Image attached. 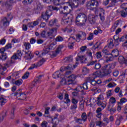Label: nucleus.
Masks as SVG:
<instances>
[{
    "instance_id": "c03bdc74",
    "label": "nucleus",
    "mask_w": 127,
    "mask_h": 127,
    "mask_svg": "<svg viewBox=\"0 0 127 127\" xmlns=\"http://www.w3.org/2000/svg\"><path fill=\"white\" fill-rule=\"evenodd\" d=\"M14 111H15V109L13 108L11 110V111L10 112V116H11V119L12 120H13V119H14Z\"/></svg>"
},
{
    "instance_id": "4d7b16f0",
    "label": "nucleus",
    "mask_w": 127,
    "mask_h": 127,
    "mask_svg": "<svg viewBox=\"0 0 127 127\" xmlns=\"http://www.w3.org/2000/svg\"><path fill=\"white\" fill-rule=\"evenodd\" d=\"M96 58L97 59H100L102 57V52H98L96 53Z\"/></svg>"
},
{
    "instance_id": "a211bd4d",
    "label": "nucleus",
    "mask_w": 127,
    "mask_h": 127,
    "mask_svg": "<svg viewBox=\"0 0 127 127\" xmlns=\"http://www.w3.org/2000/svg\"><path fill=\"white\" fill-rule=\"evenodd\" d=\"M88 20L91 24H94V23H96V16L92 15L91 14H89L88 15Z\"/></svg>"
},
{
    "instance_id": "13d9d810",
    "label": "nucleus",
    "mask_w": 127,
    "mask_h": 127,
    "mask_svg": "<svg viewBox=\"0 0 127 127\" xmlns=\"http://www.w3.org/2000/svg\"><path fill=\"white\" fill-rule=\"evenodd\" d=\"M24 46H25V49H29L30 48V44L29 43H24Z\"/></svg>"
},
{
    "instance_id": "58836bf2",
    "label": "nucleus",
    "mask_w": 127,
    "mask_h": 127,
    "mask_svg": "<svg viewBox=\"0 0 127 127\" xmlns=\"http://www.w3.org/2000/svg\"><path fill=\"white\" fill-rule=\"evenodd\" d=\"M87 114L85 112L83 113L81 115V120L83 122H86V121H87Z\"/></svg>"
},
{
    "instance_id": "b1692460",
    "label": "nucleus",
    "mask_w": 127,
    "mask_h": 127,
    "mask_svg": "<svg viewBox=\"0 0 127 127\" xmlns=\"http://www.w3.org/2000/svg\"><path fill=\"white\" fill-rule=\"evenodd\" d=\"M118 2H119V0H111V2L108 6V7H112V6H116Z\"/></svg>"
},
{
    "instance_id": "c9c22d12",
    "label": "nucleus",
    "mask_w": 127,
    "mask_h": 127,
    "mask_svg": "<svg viewBox=\"0 0 127 127\" xmlns=\"http://www.w3.org/2000/svg\"><path fill=\"white\" fill-rule=\"evenodd\" d=\"M108 110L109 112H110V113H111V114H112V113H115L117 111V109L116 108H113V107H111V105L108 106Z\"/></svg>"
},
{
    "instance_id": "6e6552de",
    "label": "nucleus",
    "mask_w": 127,
    "mask_h": 127,
    "mask_svg": "<svg viewBox=\"0 0 127 127\" xmlns=\"http://www.w3.org/2000/svg\"><path fill=\"white\" fill-rule=\"evenodd\" d=\"M56 33H57V28H53L50 30L49 31L47 32V38L49 37L50 39H52V38H54L55 35H56Z\"/></svg>"
},
{
    "instance_id": "1a4fd4ad",
    "label": "nucleus",
    "mask_w": 127,
    "mask_h": 127,
    "mask_svg": "<svg viewBox=\"0 0 127 127\" xmlns=\"http://www.w3.org/2000/svg\"><path fill=\"white\" fill-rule=\"evenodd\" d=\"M96 78L97 75H96V74L93 73L90 77L87 78L86 81L88 82V83H90L92 86H96L97 85Z\"/></svg>"
},
{
    "instance_id": "37998d69",
    "label": "nucleus",
    "mask_w": 127,
    "mask_h": 127,
    "mask_svg": "<svg viewBox=\"0 0 127 127\" xmlns=\"http://www.w3.org/2000/svg\"><path fill=\"white\" fill-rule=\"evenodd\" d=\"M119 79H121L122 81H124L126 79V71H123L121 75L119 76Z\"/></svg>"
},
{
    "instance_id": "f8f14e48",
    "label": "nucleus",
    "mask_w": 127,
    "mask_h": 127,
    "mask_svg": "<svg viewBox=\"0 0 127 127\" xmlns=\"http://www.w3.org/2000/svg\"><path fill=\"white\" fill-rule=\"evenodd\" d=\"M43 76V75H39L38 76H37L32 82L30 88L32 89V88H33V87H34V86H35L37 83L40 84V83H41V78H42Z\"/></svg>"
},
{
    "instance_id": "a18cd8bd",
    "label": "nucleus",
    "mask_w": 127,
    "mask_h": 127,
    "mask_svg": "<svg viewBox=\"0 0 127 127\" xmlns=\"http://www.w3.org/2000/svg\"><path fill=\"white\" fill-rule=\"evenodd\" d=\"M102 10L103 11V14H102V13H100L99 16H100L101 20H102V21H105V16H104V15L105 14V10H103V9H102Z\"/></svg>"
},
{
    "instance_id": "3c124183",
    "label": "nucleus",
    "mask_w": 127,
    "mask_h": 127,
    "mask_svg": "<svg viewBox=\"0 0 127 127\" xmlns=\"http://www.w3.org/2000/svg\"><path fill=\"white\" fill-rule=\"evenodd\" d=\"M103 32V31L101 30L100 29H98L97 30H95L94 31V34H95V35H98L99 33H102Z\"/></svg>"
},
{
    "instance_id": "423d86ee",
    "label": "nucleus",
    "mask_w": 127,
    "mask_h": 127,
    "mask_svg": "<svg viewBox=\"0 0 127 127\" xmlns=\"http://www.w3.org/2000/svg\"><path fill=\"white\" fill-rule=\"evenodd\" d=\"M89 3V5L87 4V8L92 10L96 9L99 6V2L96 0H92Z\"/></svg>"
},
{
    "instance_id": "603ef678",
    "label": "nucleus",
    "mask_w": 127,
    "mask_h": 127,
    "mask_svg": "<svg viewBox=\"0 0 127 127\" xmlns=\"http://www.w3.org/2000/svg\"><path fill=\"white\" fill-rule=\"evenodd\" d=\"M40 36H41V37H43V38H47L46 36V32H45V31H42L40 34Z\"/></svg>"
},
{
    "instance_id": "39448f33",
    "label": "nucleus",
    "mask_w": 127,
    "mask_h": 127,
    "mask_svg": "<svg viewBox=\"0 0 127 127\" xmlns=\"http://www.w3.org/2000/svg\"><path fill=\"white\" fill-rule=\"evenodd\" d=\"M12 95L16 96L17 98H19L18 100L24 101L26 99V94L25 93H21V90L20 89L17 90L15 93H12L11 95Z\"/></svg>"
},
{
    "instance_id": "c756f323",
    "label": "nucleus",
    "mask_w": 127,
    "mask_h": 127,
    "mask_svg": "<svg viewBox=\"0 0 127 127\" xmlns=\"http://www.w3.org/2000/svg\"><path fill=\"white\" fill-rule=\"evenodd\" d=\"M48 10H51V11H52V10H59V8L57 7H54L52 5H50L48 6Z\"/></svg>"
},
{
    "instance_id": "6ab92c4d",
    "label": "nucleus",
    "mask_w": 127,
    "mask_h": 127,
    "mask_svg": "<svg viewBox=\"0 0 127 127\" xmlns=\"http://www.w3.org/2000/svg\"><path fill=\"white\" fill-rule=\"evenodd\" d=\"M63 48V46H60L56 50L55 52L53 53L52 55V57H56L58 54H59L60 52H61V49Z\"/></svg>"
},
{
    "instance_id": "864d4df0",
    "label": "nucleus",
    "mask_w": 127,
    "mask_h": 127,
    "mask_svg": "<svg viewBox=\"0 0 127 127\" xmlns=\"http://www.w3.org/2000/svg\"><path fill=\"white\" fill-rule=\"evenodd\" d=\"M7 58V56H6V53L3 54L1 56V60L3 61H4V60H6V59Z\"/></svg>"
},
{
    "instance_id": "bf43d9fd",
    "label": "nucleus",
    "mask_w": 127,
    "mask_h": 127,
    "mask_svg": "<svg viewBox=\"0 0 127 127\" xmlns=\"http://www.w3.org/2000/svg\"><path fill=\"white\" fill-rule=\"evenodd\" d=\"M108 47L109 48H113V47H114V43H113V40H111L110 42L108 45Z\"/></svg>"
},
{
    "instance_id": "412c9836",
    "label": "nucleus",
    "mask_w": 127,
    "mask_h": 127,
    "mask_svg": "<svg viewBox=\"0 0 127 127\" xmlns=\"http://www.w3.org/2000/svg\"><path fill=\"white\" fill-rule=\"evenodd\" d=\"M120 24V20H117L115 22L114 25L112 26L111 28V32H114L116 31L117 28L118 27V25Z\"/></svg>"
},
{
    "instance_id": "9b49d317",
    "label": "nucleus",
    "mask_w": 127,
    "mask_h": 127,
    "mask_svg": "<svg viewBox=\"0 0 127 127\" xmlns=\"http://www.w3.org/2000/svg\"><path fill=\"white\" fill-rule=\"evenodd\" d=\"M76 75L74 74H71L69 75V77H68L67 78V84H69V85L72 84L75 85L76 84Z\"/></svg>"
},
{
    "instance_id": "20e7f679",
    "label": "nucleus",
    "mask_w": 127,
    "mask_h": 127,
    "mask_svg": "<svg viewBox=\"0 0 127 127\" xmlns=\"http://www.w3.org/2000/svg\"><path fill=\"white\" fill-rule=\"evenodd\" d=\"M72 21H73V15L67 14L63 16L62 20V23L67 24L68 22H72Z\"/></svg>"
},
{
    "instance_id": "5fc2aeb1",
    "label": "nucleus",
    "mask_w": 127,
    "mask_h": 127,
    "mask_svg": "<svg viewBox=\"0 0 127 127\" xmlns=\"http://www.w3.org/2000/svg\"><path fill=\"white\" fill-rule=\"evenodd\" d=\"M45 14H46L47 15H48L49 17H50V16H51V15H52V11L49 10H47L45 12Z\"/></svg>"
},
{
    "instance_id": "4c0bfd02",
    "label": "nucleus",
    "mask_w": 127,
    "mask_h": 127,
    "mask_svg": "<svg viewBox=\"0 0 127 127\" xmlns=\"http://www.w3.org/2000/svg\"><path fill=\"white\" fill-rule=\"evenodd\" d=\"M42 17L43 19L45 20L46 22H48V19L50 17H49L45 13L42 15Z\"/></svg>"
},
{
    "instance_id": "5701e85b",
    "label": "nucleus",
    "mask_w": 127,
    "mask_h": 127,
    "mask_svg": "<svg viewBox=\"0 0 127 127\" xmlns=\"http://www.w3.org/2000/svg\"><path fill=\"white\" fill-rule=\"evenodd\" d=\"M111 55L113 57H118V56L120 55L119 50L117 49L113 50L112 51Z\"/></svg>"
},
{
    "instance_id": "e433bc0d",
    "label": "nucleus",
    "mask_w": 127,
    "mask_h": 127,
    "mask_svg": "<svg viewBox=\"0 0 127 127\" xmlns=\"http://www.w3.org/2000/svg\"><path fill=\"white\" fill-rule=\"evenodd\" d=\"M121 15L122 17H127V13L126 9H124L120 11Z\"/></svg>"
},
{
    "instance_id": "72a5a7b5",
    "label": "nucleus",
    "mask_w": 127,
    "mask_h": 127,
    "mask_svg": "<svg viewBox=\"0 0 127 127\" xmlns=\"http://www.w3.org/2000/svg\"><path fill=\"white\" fill-rule=\"evenodd\" d=\"M60 76V72L59 71H56L53 74V77L55 79H57V78H59Z\"/></svg>"
},
{
    "instance_id": "49530a36",
    "label": "nucleus",
    "mask_w": 127,
    "mask_h": 127,
    "mask_svg": "<svg viewBox=\"0 0 127 127\" xmlns=\"http://www.w3.org/2000/svg\"><path fill=\"white\" fill-rule=\"evenodd\" d=\"M43 6H42L41 3H40L39 2H37V8L36 9L39 10V11H40L41 9H42V8Z\"/></svg>"
},
{
    "instance_id": "393cba45",
    "label": "nucleus",
    "mask_w": 127,
    "mask_h": 127,
    "mask_svg": "<svg viewBox=\"0 0 127 127\" xmlns=\"http://www.w3.org/2000/svg\"><path fill=\"white\" fill-rule=\"evenodd\" d=\"M118 61L120 62L121 64H124L125 63H126L127 62V60L125 59L124 56H119L118 58Z\"/></svg>"
},
{
    "instance_id": "dca6fc26",
    "label": "nucleus",
    "mask_w": 127,
    "mask_h": 127,
    "mask_svg": "<svg viewBox=\"0 0 127 127\" xmlns=\"http://www.w3.org/2000/svg\"><path fill=\"white\" fill-rule=\"evenodd\" d=\"M21 56H22L21 51L18 50L16 54H14V55L11 57V59H21Z\"/></svg>"
},
{
    "instance_id": "ea45409f",
    "label": "nucleus",
    "mask_w": 127,
    "mask_h": 127,
    "mask_svg": "<svg viewBox=\"0 0 127 127\" xmlns=\"http://www.w3.org/2000/svg\"><path fill=\"white\" fill-rule=\"evenodd\" d=\"M101 67H102L101 64L98 62L95 63V64H94V69H96V70H99Z\"/></svg>"
},
{
    "instance_id": "f704fd0d",
    "label": "nucleus",
    "mask_w": 127,
    "mask_h": 127,
    "mask_svg": "<svg viewBox=\"0 0 127 127\" xmlns=\"http://www.w3.org/2000/svg\"><path fill=\"white\" fill-rule=\"evenodd\" d=\"M55 40L56 42H62V41H64V38L61 37V36H58Z\"/></svg>"
},
{
    "instance_id": "aec40b11",
    "label": "nucleus",
    "mask_w": 127,
    "mask_h": 127,
    "mask_svg": "<svg viewBox=\"0 0 127 127\" xmlns=\"http://www.w3.org/2000/svg\"><path fill=\"white\" fill-rule=\"evenodd\" d=\"M114 92L116 94H119L118 96L120 97V98H122L123 97V91L121 90V88H120V87H117L115 89Z\"/></svg>"
},
{
    "instance_id": "69168bd1",
    "label": "nucleus",
    "mask_w": 127,
    "mask_h": 127,
    "mask_svg": "<svg viewBox=\"0 0 127 127\" xmlns=\"http://www.w3.org/2000/svg\"><path fill=\"white\" fill-rule=\"evenodd\" d=\"M47 125H48V123L46 121H43L41 126L42 127H47Z\"/></svg>"
},
{
    "instance_id": "f3484780",
    "label": "nucleus",
    "mask_w": 127,
    "mask_h": 127,
    "mask_svg": "<svg viewBox=\"0 0 127 127\" xmlns=\"http://www.w3.org/2000/svg\"><path fill=\"white\" fill-rule=\"evenodd\" d=\"M14 2V0H8L5 3V5L8 10H11L12 9V4L11 3H13Z\"/></svg>"
},
{
    "instance_id": "ddd939ff",
    "label": "nucleus",
    "mask_w": 127,
    "mask_h": 127,
    "mask_svg": "<svg viewBox=\"0 0 127 127\" xmlns=\"http://www.w3.org/2000/svg\"><path fill=\"white\" fill-rule=\"evenodd\" d=\"M44 62H45V60L43 59L41 60L37 64H31V66L29 68V70H32V69H34V68H37L38 67L41 66Z\"/></svg>"
},
{
    "instance_id": "4be33fe9",
    "label": "nucleus",
    "mask_w": 127,
    "mask_h": 127,
    "mask_svg": "<svg viewBox=\"0 0 127 127\" xmlns=\"http://www.w3.org/2000/svg\"><path fill=\"white\" fill-rule=\"evenodd\" d=\"M78 58H76V61H79V60H82V63H86L87 58L85 57V56H80L79 54H78Z\"/></svg>"
},
{
    "instance_id": "a878e982",
    "label": "nucleus",
    "mask_w": 127,
    "mask_h": 127,
    "mask_svg": "<svg viewBox=\"0 0 127 127\" xmlns=\"http://www.w3.org/2000/svg\"><path fill=\"white\" fill-rule=\"evenodd\" d=\"M31 56L30 52H25V56L24 57V58L26 60H28V59H31Z\"/></svg>"
},
{
    "instance_id": "2f4dec72",
    "label": "nucleus",
    "mask_w": 127,
    "mask_h": 127,
    "mask_svg": "<svg viewBox=\"0 0 127 127\" xmlns=\"http://www.w3.org/2000/svg\"><path fill=\"white\" fill-rule=\"evenodd\" d=\"M75 90H76V91H77V92H81L83 95H85V93L84 92V90H83V87H82V86H78L77 88L75 89Z\"/></svg>"
},
{
    "instance_id": "7c9ffc66",
    "label": "nucleus",
    "mask_w": 127,
    "mask_h": 127,
    "mask_svg": "<svg viewBox=\"0 0 127 127\" xmlns=\"http://www.w3.org/2000/svg\"><path fill=\"white\" fill-rule=\"evenodd\" d=\"M61 83L62 85H70L69 84H68V80H67V78L66 79L65 77L63 78L61 81Z\"/></svg>"
},
{
    "instance_id": "4468645a",
    "label": "nucleus",
    "mask_w": 127,
    "mask_h": 127,
    "mask_svg": "<svg viewBox=\"0 0 127 127\" xmlns=\"http://www.w3.org/2000/svg\"><path fill=\"white\" fill-rule=\"evenodd\" d=\"M1 25L4 26V27H7L9 25V21L7 20L6 17H2L1 21H0Z\"/></svg>"
},
{
    "instance_id": "338daca9",
    "label": "nucleus",
    "mask_w": 127,
    "mask_h": 127,
    "mask_svg": "<svg viewBox=\"0 0 127 127\" xmlns=\"http://www.w3.org/2000/svg\"><path fill=\"white\" fill-rule=\"evenodd\" d=\"M119 70H115L113 72V76H114V77H118V76H119Z\"/></svg>"
},
{
    "instance_id": "473e14b6",
    "label": "nucleus",
    "mask_w": 127,
    "mask_h": 127,
    "mask_svg": "<svg viewBox=\"0 0 127 127\" xmlns=\"http://www.w3.org/2000/svg\"><path fill=\"white\" fill-rule=\"evenodd\" d=\"M64 100H66V101L64 102V104H68V103L71 102V100L69 99V95L68 94H65Z\"/></svg>"
},
{
    "instance_id": "774afa93",
    "label": "nucleus",
    "mask_w": 127,
    "mask_h": 127,
    "mask_svg": "<svg viewBox=\"0 0 127 127\" xmlns=\"http://www.w3.org/2000/svg\"><path fill=\"white\" fill-rule=\"evenodd\" d=\"M101 44L98 43V42H97L95 45L93 46V49H97V48H99L100 45Z\"/></svg>"
},
{
    "instance_id": "8fccbe9b",
    "label": "nucleus",
    "mask_w": 127,
    "mask_h": 127,
    "mask_svg": "<svg viewBox=\"0 0 127 127\" xmlns=\"http://www.w3.org/2000/svg\"><path fill=\"white\" fill-rule=\"evenodd\" d=\"M117 86L116 83L112 82L108 84L107 86L108 88H114Z\"/></svg>"
},
{
    "instance_id": "7ed1b4c3",
    "label": "nucleus",
    "mask_w": 127,
    "mask_h": 127,
    "mask_svg": "<svg viewBox=\"0 0 127 127\" xmlns=\"http://www.w3.org/2000/svg\"><path fill=\"white\" fill-rule=\"evenodd\" d=\"M75 36L77 42H80L81 40H86L87 39L86 33L83 31H79L78 33L75 35Z\"/></svg>"
},
{
    "instance_id": "e2e57ef3",
    "label": "nucleus",
    "mask_w": 127,
    "mask_h": 127,
    "mask_svg": "<svg viewBox=\"0 0 127 127\" xmlns=\"http://www.w3.org/2000/svg\"><path fill=\"white\" fill-rule=\"evenodd\" d=\"M53 2L55 5H59L60 3V0H53Z\"/></svg>"
},
{
    "instance_id": "6e6d98bb",
    "label": "nucleus",
    "mask_w": 127,
    "mask_h": 127,
    "mask_svg": "<svg viewBox=\"0 0 127 127\" xmlns=\"http://www.w3.org/2000/svg\"><path fill=\"white\" fill-rule=\"evenodd\" d=\"M75 121H76V123H78V124H82V122H83V120H82V119L81 118H77V117H75Z\"/></svg>"
},
{
    "instance_id": "bb28decb",
    "label": "nucleus",
    "mask_w": 127,
    "mask_h": 127,
    "mask_svg": "<svg viewBox=\"0 0 127 127\" xmlns=\"http://www.w3.org/2000/svg\"><path fill=\"white\" fill-rule=\"evenodd\" d=\"M73 67L74 69H75V65L70 64H68V66H65V69L66 70H68L69 71H72V70H73Z\"/></svg>"
},
{
    "instance_id": "79ce46f5",
    "label": "nucleus",
    "mask_w": 127,
    "mask_h": 127,
    "mask_svg": "<svg viewBox=\"0 0 127 127\" xmlns=\"http://www.w3.org/2000/svg\"><path fill=\"white\" fill-rule=\"evenodd\" d=\"M0 103H1V106H3V105L6 103V99L3 97H0Z\"/></svg>"
},
{
    "instance_id": "09e8293b",
    "label": "nucleus",
    "mask_w": 127,
    "mask_h": 127,
    "mask_svg": "<svg viewBox=\"0 0 127 127\" xmlns=\"http://www.w3.org/2000/svg\"><path fill=\"white\" fill-rule=\"evenodd\" d=\"M103 53L104 54V55H110L111 54V53L109 51H108V49L104 48L103 50L102 51Z\"/></svg>"
},
{
    "instance_id": "052dcab7",
    "label": "nucleus",
    "mask_w": 127,
    "mask_h": 127,
    "mask_svg": "<svg viewBox=\"0 0 127 127\" xmlns=\"http://www.w3.org/2000/svg\"><path fill=\"white\" fill-rule=\"evenodd\" d=\"M94 38V34L91 33L89 34L88 37L87 38V40H92Z\"/></svg>"
},
{
    "instance_id": "0eeeda50",
    "label": "nucleus",
    "mask_w": 127,
    "mask_h": 127,
    "mask_svg": "<svg viewBox=\"0 0 127 127\" xmlns=\"http://www.w3.org/2000/svg\"><path fill=\"white\" fill-rule=\"evenodd\" d=\"M72 8V7L68 4V5H65L64 6H60V10L62 12V13H67L69 14L71 12V9Z\"/></svg>"
},
{
    "instance_id": "de8ad7c7",
    "label": "nucleus",
    "mask_w": 127,
    "mask_h": 127,
    "mask_svg": "<svg viewBox=\"0 0 127 127\" xmlns=\"http://www.w3.org/2000/svg\"><path fill=\"white\" fill-rule=\"evenodd\" d=\"M15 85L16 86H20L22 84V79H20L15 81Z\"/></svg>"
},
{
    "instance_id": "a19ab883",
    "label": "nucleus",
    "mask_w": 127,
    "mask_h": 127,
    "mask_svg": "<svg viewBox=\"0 0 127 127\" xmlns=\"http://www.w3.org/2000/svg\"><path fill=\"white\" fill-rule=\"evenodd\" d=\"M116 98L114 97H111L109 100V106L110 105L111 106V104H113V105H114V104H116Z\"/></svg>"
},
{
    "instance_id": "0e129e2a",
    "label": "nucleus",
    "mask_w": 127,
    "mask_h": 127,
    "mask_svg": "<svg viewBox=\"0 0 127 127\" xmlns=\"http://www.w3.org/2000/svg\"><path fill=\"white\" fill-rule=\"evenodd\" d=\"M28 76H29V72H26L24 75L22 77V79H27L28 78Z\"/></svg>"
},
{
    "instance_id": "9d476101",
    "label": "nucleus",
    "mask_w": 127,
    "mask_h": 127,
    "mask_svg": "<svg viewBox=\"0 0 127 127\" xmlns=\"http://www.w3.org/2000/svg\"><path fill=\"white\" fill-rule=\"evenodd\" d=\"M81 0H69L67 3L70 5L72 8L78 7L79 4L81 3Z\"/></svg>"
},
{
    "instance_id": "cd10ccee",
    "label": "nucleus",
    "mask_w": 127,
    "mask_h": 127,
    "mask_svg": "<svg viewBox=\"0 0 127 127\" xmlns=\"http://www.w3.org/2000/svg\"><path fill=\"white\" fill-rule=\"evenodd\" d=\"M127 99L126 98H122L120 99V102H118V105H121L123 106V104H125V103H127Z\"/></svg>"
},
{
    "instance_id": "c85d7f7f",
    "label": "nucleus",
    "mask_w": 127,
    "mask_h": 127,
    "mask_svg": "<svg viewBox=\"0 0 127 127\" xmlns=\"http://www.w3.org/2000/svg\"><path fill=\"white\" fill-rule=\"evenodd\" d=\"M50 51V49L49 48H47L45 49H44L43 50V52L41 54V55L43 56H44V55H46V54H47V53H48V52H49Z\"/></svg>"
},
{
    "instance_id": "680f3d73",
    "label": "nucleus",
    "mask_w": 127,
    "mask_h": 127,
    "mask_svg": "<svg viewBox=\"0 0 127 127\" xmlns=\"http://www.w3.org/2000/svg\"><path fill=\"white\" fill-rule=\"evenodd\" d=\"M96 62H98V61H95L91 62L87 64V66H93V65H95L96 64Z\"/></svg>"
},
{
    "instance_id": "f257e3e1",
    "label": "nucleus",
    "mask_w": 127,
    "mask_h": 127,
    "mask_svg": "<svg viewBox=\"0 0 127 127\" xmlns=\"http://www.w3.org/2000/svg\"><path fill=\"white\" fill-rule=\"evenodd\" d=\"M87 22V16L85 14L79 13L76 17L75 22L77 25L82 26Z\"/></svg>"
},
{
    "instance_id": "f03ea898",
    "label": "nucleus",
    "mask_w": 127,
    "mask_h": 127,
    "mask_svg": "<svg viewBox=\"0 0 127 127\" xmlns=\"http://www.w3.org/2000/svg\"><path fill=\"white\" fill-rule=\"evenodd\" d=\"M116 67V64H112L104 65L101 68V72L103 73L104 76H108L112 73V69H114Z\"/></svg>"
},
{
    "instance_id": "2eb2a0df",
    "label": "nucleus",
    "mask_w": 127,
    "mask_h": 127,
    "mask_svg": "<svg viewBox=\"0 0 127 127\" xmlns=\"http://www.w3.org/2000/svg\"><path fill=\"white\" fill-rule=\"evenodd\" d=\"M125 39H126V41L123 43L122 46L124 49H127V35H125L121 38H119V41H120V42H123V41H125Z\"/></svg>"
}]
</instances>
